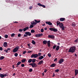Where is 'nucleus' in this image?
<instances>
[{
    "label": "nucleus",
    "mask_w": 78,
    "mask_h": 78,
    "mask_svg": "<svg viewBox=\"0 0 78 78\" xmlns=\"http://www.w3.org/2000/svg\"><path fill=\"white\" fill-rule=\"evenodd\" d=\"M76 50V48L75 47V46H73L69 48L68 50V52H70L71 53H74Z\"/></svg>",
    "instance_id": "obj_1"
},
{
    "label": "nucleus",
    "mask_w": 78,
    "mask_h": 78,
    "mask_svg": "<svg viewBox=\"0 0 78 78\" xmlns=\"http://www.w3.org/2000/svg\"><path fill=\"white\" fill-rule=\"evenodd\" d=\"M29 65L31 66L33 68H36L37 67V64L35 63H30V64H29Z\"/></svg>",
    "instance_id": "obj_2"
},
{
    "label": "nucleus",
    "mask_w": 78,
    "mask_h": 78,
    "mask_svg": "<svg viewBox=\"0 0 78 78\" xmlns=\"http://www.w3.org/2000/svg\"><path fill=\"white\" fill-rule=\"evenodd\" d=\"M59 26L60 27V28H62V30H64V24L61 23H60Z\"/></svg>",
    "instance_id": "obj_3"
},
{
    "label": "nucleus",
    "mask_w": 78,
    "mask_h": 78,
    "mask_svg": "<svg viewBox=\"0 0 78 78\" xmlns=\"http://www.w3.org/2000/svg\"><path fill=\"white\" fill-rule=\"evenodd\" d=\"M49 30L51 31H53L54 32H57L58 31V29L56 28H49Z\"/></svg>",
    "instance_id": "obj_4"
},
{
    "label": "nucleus",
    "mask_w": 78,
    "mask_h": 78,
    "mask_svg": "<svg viewBox=\"0 0 78 78\" xmlns=\"http://www.w3.org/2000/svg\"><path fill=\"white\" fill-rule=\"evenodd\" d=\"M19 46H17L16 47V48H14L13 50V52L14 53H15L16 51H17L18 50H19Z\"/></svg>",
    "instance_id": "obj_5"
},
{
    "label": "nucleus",
    "mask_w": 78,
    "mask_h": 78,
    "mask_svg": "<svg viewBox=\"0 0 78 78\" xmlns=\"http://www.w3.org/2000/svg\"><path fill=\"white\" fill-rule=\"evenodd\" d=\"M37 54H32L31 55V58H36L37 57Z\"/></svg>",
    "instance_id": "obj_6"
},
{
    "label": "nucleus",
    "mask_w": 78,
    "mask_h": 78,
    "mask_svg": "<svg viewBox=\"0 0 78 78\" xmlns=\"http://www.w3.org/2000/svg\"><path fill=\"white\" fill-rule=\"evenodd\" d=\"M63 62H64V59L61 58L59 60L58 63L59 64H61Z\"/></svg>",
    "instance_id": "obj_7"
},
{
    "label": "nucleus",
    "mask_w": 78,
    "mask_h": 78,
    "mask_svg": "<svg viewBox=\"0 0 78 78\" xmlns=\"http://www.w3.org/2000/svg\"><path fill=\"white\" fill-rule=\"evenodd\" d=\"M43 35V34H36L35 35V37H41V36H42Z\"/></svg>",
    "instance_id": "obj_8"
},
{
    "label": "nucleus",
    "mask_w": 78,
    "mask_h": 78,
    "mask_svg": "<svg viewBox=\"0 0 78 78\" xmlns=\"http://www.w3.org/2000/svg\"><path fill=\"white\" fill-rule=\"evenodd\" d=\"M46 24L48 25H52V23L50 21H46L45 22Z\"/></svg>",
    "instance_id": "obj_9"
},
{
    "label": "nucleus",
    "mask_w": 78,
    "mask_h": 78,
    "mask_svg": "<svg viewBox=\"0 0 78 78\" xmlns=\"http://www.w3.org/2000/svg\"><path fill=\"white\" fill-rule=\"evenodd\" d=\"M25 34L26 35H28L29 36H31V34L30 32H26L25 33Z\"/></svg>",
    "instance_id": "obj_10"
},
{
    "label": "nucleus",
    "mask_w": 78,
    "mask_h": 78,
    "mask_svg": "<svg viewBox=\"0 0 78 78\" xmlns=\"http://www.w3.org/2000/svg\"><path fill=\"white\" fill-rule=\"evenodd\" d=\"M37 5L40 6H42V7H43V8H45V5H42L40 3H38L37 4Z\"/></svg>",
    "instance_id": "obj_11"
},
{
    "label": "nucleus",
    "mask_w": 78,
    "mask_h": 78,
    "mask_svg": "<svg viewBox=\"0 0 78 78\" xmlns=\"http://www.w3.org/2000/svg\"><path fill=\"white\" fill-rule=\"evenodd\" d=\"M43 63H44V61L43 60H41L38 62V65H41Z\"/></svg>",
    "instance_id": "obj_12"
},
{
    "label": "nucleus",
    "mask_w": 78,
    "mask_h": 78,
    "mask_svg": "<svg viewBox=\"0 0 78 78\" xmlns=\"http://www.w3.org/2000/svg\"><path fill=\"white\" fill-rule=\"evenodd\" d=\"M48 38H51V39H54L55 38V36L53 35H48Z\"/></svg>",
    "instance_id": "obj_13"
},
{
    "label": "nucleus",
    "mask_w": 78,
    "mask_h": 78,
    "mask_svg": "<svg viewBox=\"0 0 78 78\" xmlns=\"http://www.w3.org/2000/svg\"><path fill=\"white\" fill-rule=\"evenodd\" d=\"M44 58V57L43 56L41 55L38 58V59H39V60H42V59H43Z\"/></svg>",
    "instance_id": "obj_14"
},
{
    "label": "nucleus",
    "mask_w": 78,
    "mask_h": 78,
    "mask_svg": "<svg viewBox=\"0 0 78 78\" xmlns=\"http://www.w3.org/2000/svg\"><path fill=\"white\" fill-rule=\"evenodd\" d=\"M55 66L56 64L54 63L51 64V65L50 66V67H55Z\"/></svg>",
    "instance_id": "obj_15"
},
{
    "label": "nucleus",
    "mask_w": 78,
    "mask_h": 78,
    "mask_svg": "<svg viewBox=\"0 0 78 78\" xmlns=\"http://www.w3.org/2000/svg\"><path fill=\"white\" fill-rule=\"evenodd\" d=\"M8 43L7 42H5L3 43V46L5 47H7V44Z\"/></svg>",
    "instance_id": "obj_16"
},
{
    "label": "nucleus",
    "mask_w": 78,
    "mask_h": 78,
    "mask_svg": "<svg viewBox=\"0 0 78 78\" xmlns=\"http://www.w3.org/2000/svg\"><path fill=\"white\" fill-rule=\"evenodd\" d=\"M75 76H76L78 75V69H75Z\"/></svg>",
    "instance_id": "obj_17"
},
{
    "label": "nucleus",
    "mask_w": 78,
    "mask_h": 78,
    "mask_svg": "<svg viewBox=\"0 0 78 78\" xmlns=\"http://www.w3.org/2000/svg\"><path fill=\"white\" fill-rule=\"evenodd\" d=\"M65 18H61L60 19V20L61 22H62L63 21H64V20H65Z\"/></svg>",
    "instance_id": "obj_18"
},
{
    "label": "nucleus",
    "mask_w": 78,
    "mask_h": 78,
    "mask_svg": "<svg viewBox=\"0 0 78 78\" xmlns=\"http://www.w3.org/2000/svg\"><path fill=\"white\" fill-rule=\"evenodd\" d=\"M31 23L32 25H36V23L34 21L32 22Z\"/></svg>",
    "instance_id": "obj_19"
},
{
    "label": "nucleus",
    "mask_w": 78,
    "mask_h": 78,
    "mask_svg": "<svg viewBox=\"0 0 78 78\" xmlns=\"http://www.w3.org/2000/svg\"><path fill=\"white\" fill-rule=\"evenodd\" d=\"M59 49V46H56V48L55 49L56 51H58Z\"/></svg>",
    "instance_id": "obj_20"
},
{
    "label": "nucleus",
    "mask_w": 78,
    "mask_h": 78,
    "mask_svg": "<svg viewBox=\"0 0 78 78\" xmlns=\"http://www.w3.org/2000/svg\"><path fill=\"white\" fill-rule=\"evenodd\" d=\"M43 44L46 45V44H47V41L44 40L43 41Z\"/></svg>",
    "instance_id": "obj_21"
},
{
    "label": "nucleus",
    "mask_w": 78,
    "mask_h": 78,
    "mask_svg": "<svg viewBox=\"0 0 78 78\" xmlns=\"http://www.w3.org/2000/svg\"><path fill=\"white\" fill-rule=\"evenodd\" d=\"M60 23H61V22H59V21H58L57 22V26H58V25H59Z\"/></svg>",
    "instance_id": "obj_22"
},
{
    "label": "nucleus",
    "mask_w": 78,
    "mask_h": 78,
    "mask_svg": "<svg viewBox=\"0 0 78 78\" xmlns=\"http://www.w3.org/2000/svg\"><path fill=\"white\" fill-rule=\"evenodd\" d=\"M34 27H35L33 25L31 24L30 25V27H29V28H33Z\"/></svg>",
    "instance_id": "obj_23"
},
{
    "label": "nucleus",
    "mask_w": 78,
    "mask_h": 78,
    "mask_svg": "<svg viewBox=\"0 0 78 78\" xmlns=\"http://www.w3.org/2000/svg\"><path fill=\"white\" fill-rule=\"evenodd\" d=\"M4 58H5V57L3 56H1L0 57V59L1 60H3Z\"/></svg>",
    "instance_id": "obj_24"
},
{
    "label": "nucleus",
    "mask_w": 78,
    "mask_h": 78,
    "mask_svg": "<svg viewBox=\"0 0 78 78\" xmlns=\"http://www.w3.org/2000/svg\"><path fill=\"white\" fill-rule=\"evenodd\" d=\"M35 32H36V31L34 30L33 29L31 30V33H35Z\"/></svg>",
    "instance_id": "obj_25"
},
{
    "label": "nucleus",
    "mask_w": 78,
    "mask_h": 78,
    "mask_svg": "<svg viewBox=\"0 0 78 78\" xmlns=\"http://www.w3.org/2000/svg\"><path fill=\"white\" fill-rule=\"evenodd\" d=\"M0 77L2 78H4V75L3 74H0Z\"/></svg>",
    "instance_id": "obj_26"
},
{
    "label": "nucleus",
    "mask_w": 78,
    "mask_h": 78,
    "mask_svg": "<svg viewBox=\"0 0 78 78\" xmlns=\"http://www.w3.org/2000/svg\"><path fill=\"white\" fill-rule=\"evenodd\" d=\"M32 62V59H30L28 60V62L29 63H31Z\"/></svg>",
    "instance_id": "obj_27"
},
{
    "label": "nucleus",
    "mask_w": 78,
    "mask_h": 78,
    "mask_svg": "<svg viewBox=\"0 0 78 78\" xmlns=\"http://www.w3.org/2000/svg\"><path fill=\"white\" fill-rule=\"evenodd\" d=\"M36 59H33L32 60V62L33 63H34V62H36Z\"/></svg>",
    "instance_id": "obj_28"
},
{
    "label": "nucleus",
    "mask_w": 78,
    "mask_h": 78,
    "mask_svg": "<svg viewBox=\"0 0 78 78\" xmlns=\"http://www.w3.org/2000/svg\"><path fill=\"white\" fill-rule=\"evenodd\" d=\"M72 26L73 27H75V26H76V24L74 22H73L72 24Z\"/></svg>",
    "instance_id": "obj_29"
},
{
    "label": "nucleus",
    "mask_w": 78,
    "mask_h": 78,
    "mask_svg": "<svg viewBox=\"0 0 78 78\" xmlns=\"http://www.w3.org/2000/svg\"><path fill=\"white\" fill-rule=\"evenodd\" d=\"M41 54H42V53H41V52H39L38 54H37V57H38V56H41Z\"/></svg>",
    "instance_id": "obj_30"
},
{
    "label": "nucleus",
    "mask_w": 78,
    "mask_h": 78,
    "mask_svg": "<svg viewBox=\"0 0 78 78\" xmlns=\"http://www.w3.org/2000/svg\"><path fill=\"white\" fill-rule=\"evenodd\" d=\"M26 61V59H22L21 61L22 62H25Z\"/></svg>",
    "instance_id": "obj_31"
},
{
    "label": "nucleus",
    "mask_w": 78,
    "mask_h": 78,
    "mask_svg": "<svg viewBox=\"0 0 78 78\" xmlns=\"http://www.w3.org/2000/svg\"><path fill=\"white\" fill-rule=\"evenodd\" d=\"M32 43L33 44H34V45H35L36 44V42L34 40H32Z\"/></svg>",
    "instance_id": "obj_32"
},
{
    "label": "nucleus",
    "mask_w": 78,
    "mask_h": 78,
    "mask_svg": "<svg viewBox=\"0 0 78 78\" xmlns=\"http://www.w3.org/2000/svg\"><path fill=\"white\" fill-rule=\"evenodd\" d=\"M56 45H54L53 47V50H55V49L56 48Z\"/></svg>",
    "instance_id": "obj_33"
},
{
    "label": "nucleus",
    "mask_w": 78,
    "mask_h": 78,
    "mask_svg": "<svg viewBox=\"0 0 78 78\" xmlns=\"http://www.w3.org/2000/svg\"><path fill=\"white\" fill-rule=\"evenodd\" d=\"M21 63V62H19L17 63V64H16V66H19L20 64Z\"/></svg>",
    "instance_id": "obj_34"
},
{
    "label": "nucleus",
    "mask_w": 78,
    "mask_h": 78,
    "mask_svg": "<svg viewBox=\"0 0 78 78\" xmlns=\"http://www.w3.org/2000/svg\"><path fill=\"white\" fill-rule=\"evenodd\" d=\"M15 36V34L14 33L12 34L11 35V37H14Z\"/></svg>",
    "instance_id": "obj_35"
},
{
    "label": "nucleus",
    "mask_w": 78,
    "mask_h": 78,
    "mask_svg": "<svg viewBox=\"0 0 78 78\" xmlns=\"http://www.w3.org/2000/svg\"><path fill=\"white\" fill-rule=\"evenodd\" d=\"M48 56L49 57H51V54L50 53H48Z\"/></svg>",
    "instance_id": "obj_36"
},
{
    "label": "nucleus",
    "mask_w": 78,
    "mask_h": 78,
    "mask_svg": "<svg viewBox=\"0 0 78 78\" xmlns=\"http://www.w3.org/2000/svg\"><path fill=\"white\" fill-rule=\"evenodd\" d=\"M29 72H31L33 71V69L31 68L29 70Z\"/></svg>",
    "instance_id": "obj_37"
},
{
    "label": "nucleus",
    "mask_w": 78,
    "mask_h": 78,
    "mask_svg": "<svg viewBox=\"0 0 78 78\" xmlns=\"http://www.w3.org/2000/svg\"><path fill=\"white\" fill-rule=\"evenodd\" d=\"M14 56H15L16 57H17V56H18V54H17V53H15L14 54Z\"/></svg>",
    "instance_id": "obj_38"
},
{
    "label": "nucleus",
    "mask_w": 78,
    "mask_h": 78,
    "mask_svg": "<svg viewBox=\"0 0 78 78\" xmlns=\"http://www.w3.org/2000/svg\"><path fill=\"white\" fill-rule=\"evenodd\" d=\"M19 31L20 32H22L23 31V29H20L19 30Z\"/></svg>",
    "instance_id": "obj_39"
},
{
    "label": "nucleus",
    "mask_w": 78,
    "mask_h": 78,
    "mask_svg": "<svg viewBox=\"0 0 78 78\" xmlns=\"http://www.w3.org/2000/svg\"><path fill=\"white\" fill-rule=\"evenodd\" d=\"M59 70L58 69H57L55 70V72H58V71H59Z\"/></svg>",
    "instance_id": "obj_40"
},
{
    "label": "nucleus",
    "mask_w": 78,
    "mask_h": 78,
    "mask_svg": "<svg viewBox=\"0 0 78 78\" xmlns=\"http://www.w3.org/2000/svg\"><path fill=\"white\" fill-rule=\"evenodd\" d=\"M5 38H7V37H8V35H6L5 36Z\"/></svg>",
    "instance_id": "obj_41"
},
{
    "label": "nucleus",
    "mask_w": 78,
    "mask_h": 78,
    "mask_svg": "<svg viewBox=\"0 0 78 78\" xmlns=\"http://www.w3.org/2000/svg\"><path fill=\"white\" fill-rule=\"evenodd\" d=\"M18 37H21V34H19L18 35Z\"/></svg>",
    "instance_id": "obj_42"
},
{
    "label": "nucleus",
    "mask_w": 78,
    "mask_h": 78,
    "mask_svg": "<svg viewBox=\"0 0 78 78\" xmlns=\"http://www.w3.org/2000/svg\"><path fill=\"white\" fill-rule=\"evenodd\" d=\"M48 44H50V41H49L47 42Z\"/></svg>",
    "instance_id": "obj_43"
},
{
    "label": "nucleus",
    "mask_w": 78,
    "mask_h": 78,
    "mask_svg": "<svg viewBox=\"0 0 78 78\" xmlns=\"http://www.w3.org/2000/svg\"><path fill=\"white\" fill-rule=\"evenodd\" d=\"M21 66L22 67H24L25 66V65L24 64H22Z\"/></svg>",
    "instance_id": "obj_44"
},
{
    "label": "nucleus",
    "mask_w": 78,
    "mask_h": 78,
    "mask_svg": "<svg viewBox=\"0 0 78 78\" xmlns=\"http://www.w3.org/2000/svg\"><path fill=\"white\" fill-rule=\"evenodd\" d=\"M41 32H42V33H43L44 32V29H42L41 30Z\"/></svg>",
    "instance_id": "obj_45"
},
{
    "label": "nucleus",
    "mask_w": 78,
    "mask_h": 78,
    "mask_svg": "<svg viewBox=\"0 0 78 78\" xmlns=\"http://www.w3.org/2000/svg\"><path fill=\"white\" fill-rule=\"evenodd\" d=\"M33 8V6H31L29 7V9H31Z\"/></svg>",
    "instance_id": "obj_46"
},
{
    "label": "nucleus",
    "mask_w": 78,
    "mask_h": 78,
    "mask_svg": "<svg viewBox=\"0 0 78 78\" xmlns=\"http://www.w3.org/2000/svg\"><path fill=\"white\" fill-rule=\"evenodd\" d=\"M27 52V51H23V55L25 54V53H26V52Z\"/></svg>",
    "instance_id": "obj_47"
},
{
    "label": "nucleus",
    "mask_w": 78,
    "mask_h": 78,
    "mask_svg": "<svg viewBox=\"0 0 78 78\" xmlns=\"http://www.w3.org/2000/svg\"><path fill=\"white\" fill-rule=\"evenodd\" d=\"M54 62H56V61H57V58H55L54 60Z\"/></svg>",
    "instance_id": "obj_48"
},
{
    "label": "nucleus",
    "mask_w": 78,
    "mask_h": 78,
    "mask_svg": "<svg viewBox=\"0 0 78 78\" xmlns=\"http://www.w3.org/2000/svg\"><path fill=\"white\" fill-rule=\"evenodd\" d=\"M25 28L26 29V30H28V29H29V27H26Z\"/></svg>",
    "instance_id": "obj_49"
},
{
    "label": "nucleus",
    "mask_w": 78,
    "mask_h": 78,
    "mask_svg": "<svg viewBox=\"0 0 78 78\" xmlns=\"http://www.w3.org/2000/svg\"><path fill=\"white\" fill-rule=\"evenodd\" d=\"M4 51H5L6 53H8V50L7 49L5 50Z\"/></svg>",
    "instance_id": "obj_50"
},
{
    "label": "nucleus",
    "mask_w": 78,
    "mask_h": 78,
    "mask_svg": "<svg viewBox=\"0 0 78 78\" xmlns=\"http://www.w3.org/2000/svg\"><path fill=\"white\" fill-rule=\"evenodd\" d=\"M3 50V48L2 47H0V50L2 51V50Z\"/></svg>",
    "instance_id": "obj_51"
},
{
    "label": "nucleus",
    "mask_w": 78,
    "mask_h": 78,
    "mask_svg": "<svg viewBox=\"0 0 78 78\" xmlns=\"http://www.w3.org/2000/svg\"><path fill=\"white\" fill-rule=\"evenodd\" d=\"M78 39H76V40L74 41L75 42H78Z\"/></svg>",
    "instance_id": "obj_52"
},
{
    "label": "nucleus",
    "mask_w": 78,
    "mask_h": 78,
    "mask_svg": "<svg viewBox=\"0 0 78 78\" xmlns=\"http://www.w3.org/2000/svg\"><path fill=\"white\" fill-rule=\"evenodd\" d=\"M24 37H27L28 36V35H27L24 34Z\"/></svg>",
    "instance_id": "obj_53"
},
{
    "label": "nucleus",
    "mask_w": 78,
    "mask_h": 78,
    "mask_svg": "<svg viewBox=\"0 0 78 78\" xmlns=\"http://www.w3.org/2000/svg\"><path fill=\"white\" fill-rule=\"evenodd\" d=\"M34 20L35 22L36 23V24H37V20Z\"/></svg>",
    "instance_id": "obj_54"
},
{
    "label": "nucleus",
    "mask_w": 78,
    "mask_h": 78,
    "mask_svg": "<svg viewBox=\"0 0 78 78\" xmlns=\"http://www.w3.org/2000/svg\"><path fill=\"white\" fill-rule=\"evenodd\" d=\"M31 52H32V51H28L27 52V53H31Z\"/></svg>",
    "instance_id": "obj_55"
},
{
    "label": "nucleus",
    "mask_w": 78,
    "mask_h": 78,
    "mask_svg": "<svg viewBox=\"0 0 78 78\" xmlns=\"http://www.w3.org/2000/svg\"><path fill=\"white\" fill-rule=\"evenodd\" d=\"M23 31H26V30H27L25 28H24L23 29Z\"/></svg>",
    "instance_id": "obj_56"
},
{
    "label": "nucleus",
    "mask_w": 78,
    "mask_h": 78,
    "mask_svg": "<svg viewBox=\"0 0 78 78\" xmlns=\"http://www.w3.org/2000/svg\"><path fill=\"white\" fill-rule=\"evenodd\" d=\"M47 70L45 69L44 71V73H46V72H47Z\"/></svg>",
    "instance_id": "obj_57"
},
{
    "label": "nucleus",
    "mask_w": 78,
    "mask_h": 78,
    "mask_svg": "<svg viewBox=\"0 0 78 78\" xmlns=\"http://www.w3.org/2000/svg\"><path fill=\"white\" fill-rule=\"evenodd\" d=\"M7 50V51H8L9 50H11V49L10 48H8Z\"/></svg>",
    "instance_id": "obj_58"
},
{
    "label": "nucleus",
    "mask_w": 78,
    "mask_h": 78,
    "mask_svg": "<svg viewBox=\"0 0 78 78\" xmlns=\"http://www.w3.org/2000/svg\"><path fill=\"white\" fill-rule=\"evenodd\" d=\"M55 76V73H53V75L52 76V77Z\"/></svg>",
    "instance_id": "obj_59"
},
{
    "label": "nucleus",
    "mask_w": 78,
    "mask_h": 78,
    "mask_svg": "<svg viewBox=\"0 0 78 78\" xmlns=\"http://www.w3.org/2000/svg\"><path fill=\"white\" fill-rule=\"evenodd\" d=\"M41 22V20L37 21V23H39V22Z\"/></svg>",
    "instance_id": "obj_60"
},
{
    "label": "nucleus",
    "mask_w": 78,
    "mask_h": 78,
    "mask_svg": "<svg viewBox=\"0 0 78 78\" xmlns=\"http://www.w3.org/2000/svg\"><path fill=\"white\" fill-rule=\"evenodd\" d=\"M7 76V74L4 75V77H5V76Z\"/></svg>",
    "instance_id": "obj_61"
},
{
    "label": "nucleus",
    "mask_w": 78,
    "mask_h": 78,
    "mask_svg": "<svg viewBox=\"0 0 78 78\" xmlns=\"http://www.w3.org/2000/svg\"><path fill=\"white\" fill-rule=\"evenodd\" d=\"M15 75H16V73H14L12 75V76H15Z\"/></svg>",
    "instance_id": "obj_62"
},
{
    "label": "nucleus",
    "mask_w": 78,
    "mask_h": 78,
    "mask_svg": "<svg viewBox=\"0 0 78 78\" xmlns=\"http://www.w3.org/2000/svg\"><path fill=\"white\" fill-rule=\"evenodd\" d=\"M44 30H45L46 31V30H47V28H44Z\"/></svg>",
    "instance_id": "obj_63"
},
{
    "label": "nucleus",
    "mask_w": 78,
    "mask_h": 78,
    "mask_svg": "<svg viewBox=\"0 0 78 78\" xmlns=\"http://www.w3.org/2000/svg\"><path fill=\"white\" fill-rule=\"evenodd\" d=\"M74 56H75L76 57V56H77V55H76V54H75L74 55Z\"/></svg>",
    "instance_id": "obj_64"
}]
</instances>
